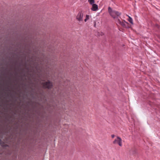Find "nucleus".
<instances>
[{
    "instance_id": "9d476101",
    "label": "nucleus",
    "mask_w": 160,
    "mask_h": 160,
    "mask_svg": "<svg viewBox=\"0 0 160 160\" xmlns=\"http://www.w3.org/2000/svg\"><path fill=\"white\" fill-rule=\"evenodd\" d=\"M89 17L90 16L89 15H87L86 16V18L84 19V21L86 22L87 20L89 19Z\"/></svg>"
},
{
    "instance_id": "f03ea898",
    "label": "nucleus",
    "mask_w": 160,
    "mask_h": 160,
    "mask_svg": "<svg viewBox=\"0 0 160 160\" xmlns=\"http://www.w3.org/2000/svg\"><path fill=\"white\" fill-rule=\"evenodd\" d=\"M42 84L43 85V87L45 88L50 89L52 88V83L49 80L47 82H42Z\"/></svg>"
},
{
    "instance_id": "ddd939ff",
    "label": "nucleus",
    "mask_w": 160,
    "mask_h": 160,
    "mask_svg": "<svg viewBox=\"0 0 160 160\" xmlns=\"http://www.w3.org/2000/svg\"><path fill=\"white\" fill-rule=\"evenodd\" d=\"M96 23L95 22V24H94V27H96Z\"/></svg>"
},
{
    "instance_id": "423d86ee",
    "label": "nucleus",
    "mask_w": 160,
    "mask_h": 160,
    "mask_svg": "<svg viewBox=\"0 0 160 160\" xmlns=\"http://www.w3.org/2000/svg\"><path fill=\"white\" fill-rule=\"evenodd\" d=\"M92 5V8L91 9L92 11H96L98 10V6L97 5L95 4Z\"/></svg>"
},
{
    "instance_id": "f257e3e1",
    "label": "nucleus",
    "mask_w": 160,
    "mask_h": 160,
    "mask_svg": "<svg viewBox=\"0 0 160 160\" xmlns=\"http://www.w3.org/2000/svg\"><path fill=\"white\" fill-rule=\"evenodd\" d=\"M108 11L109 14L114 19L118 18V17L121 14V13L117 11L112 10L110 7L108 8Z\"/></svg>"
},
{
    "instance_id": "9b49d317",
    "label": "nucleus",
    "mask_w": 160,
    "mask_h": 160,
    "mask_svg": "<svg viewBox=\"0 0 160 160\" xmlns=\"http://www.w3.org/2000/svg\"><path fill=\"white\" fill-rule=\"evenodd\" d=\"M115 137V135L114 134H112L111 135V137L112 138H113Z\"/></svg>"
},
{
    "instance_id": "1a4fd4ad",
    "label": "nucleus",
    "mask_w": 160,
    "mask_h": 160,
    "mask_svg": "<svg viewBox=\"0 0 160 160\" xmlns=\"http://www.w3.org/2000/svg\"><path fill=\"white\" fill-rule=\"evenodd\" d=\"M88 2L91 5L95 4V0H88Z\"/></svg>"
},
{
    "instance_id": "20e7f679",
    "label": "nucleus",
    "mask_w": 160,
    "mask_h": 160,
    "mask_svg": "<svg viewBox=\"0 0 160 160\" xmlns=\"http://www.w3.org/2000/svg\"><path fill=\"white\" fill-rule=\"evenodd\" d=\"M83 16V14L82 13V12H79L76 16V18L79 21H82Z\"/></svg>"
},
{
    "instance_id": "39448f33",
    "label": "nucleus",
    "mask_w": 160,
    "mask_h": 160,
    "mask_svg": "<svg viewBox=\"0 0 160 160\" xmlns=\"http://www.w3.org/2000/svg\"><path fill=\"white\" fill-rule=\"evenodd\" d=\"M117 24H119L121 26L125 27V23H128L127 22H126L125 20L123 22H121L119 19H118L117 20Z\"/></svg>"
},
{
    "instance_id": "f8f14e48",
    "label": "nucleus",
    "mask_w": 160,
    "mask_h": 160,
    "mask_svg": "<svg viewBox=\"0 0 160 160\" xmlns=\"http://www.w3.org/2000/svg\"><path fill=\"white\" fill-rule=\"evenodd\" d=\"M2 141L1 140V139H0V144H2Z\"/></svg>"
},
{
    "instance_id": "7ed1b4c3",
    "label": "nucleus",
    "mask_w": 160,
    "mask_h": 160,
    "mask_svg": "<svg viewBox=\"0 0 160 160\" xmlns=\"http://www.w3.org/2000/svg\"><path fill=\"white\" fill-rule=\"evenodd\" d=\"M122 140L121 138L119 137H117V138L113 141V144L118 143L120 146H122Z\"/></svg>"
},
{
    "instance_id": "0eeeda50",
    "label": "nucleus",
    "mask_w": 160,
    "mask_h": 160,
    "mask_svg": "<svg viewBox=\"0 0 160 160\" xmlns=\"http://www.w3.org/2000/svg\"><path fill=\"white\" fill-rule=\"evenodd\" d=\"M137 153V150L136 148H133L130 150V153L131 154L134 155Z\"/></svg>"
},
{
    "instance_id": "6e6552de",
    "label": "nucleus",
    "mask_w": 160,
    "mask_h": 160,
    "mask_svg": "<svg viewBox=\"0 0 160 160\" xmlns=\"http://www.w3.org/2000/svg\"><path fill=\"white\" fill-rule=\"evenodd\" d=\"M128 16V21L132 24H133V20L132 18L130 16H129L128 15H127Z\"/></svg>"
}]
</instances>
